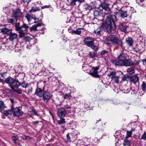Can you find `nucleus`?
Returning <instances> with one entry per match:
<instances>
[{"label":"nucleus","instance_id":"nucleus-48","mask_svg":"<svg viewBox=\"0 0 146 146\" xmlns=\"http://www.w3.org/2000/svg\"><path fill=\"white\" fill-rule=\"evenodd\" d=\"M13 91H15L18 94H21L22 92L21 90H16L15 89L12 90Z\"/></svg>","mask_w":146,"mask_h":146},{"label":"nucleus","instance_id":"nucleus-15","mask_svg":"<svg viewBox=\"0 0 146 146\" xmlns=\"http://www.w3.org/2000/svg\"><path fill=\"white\" fill-rule=\"evenodd\" d=\"M2 113L8 117L12 116H13V111L12 109V107L11 110L4 111Z\"/></svg>","mask_w":146,"mask_h":146},{"label":"nucleus","instance_id":"nucleus-18","mask_svg":"<svg viewBox=\"0 0 146 146\" xmlns=\"http://www.w3.org/2000/svg\"><path fill=\"white\" fill-rule=\"evenodd\" d=\"M112 63L115 65L122 66L123 61H121L118 58L117 59L113 60Z\"/></svg>","mask_w":146,"mask_h":146},{"label":"nucleus","instance_id":"nucleus-63","mask_svg":"<svg viewBox=\"0 0 146 146\" xmlns=\"http://www.w3.org/2000/svg\"><path fill=\"white\" fill-rule=\"evenodd\" d=\"M135 130V128H131V131H130V132H131V133H132Z\"/></svg>","mask_w":146,"mask_h":146},{"label":"nucleus","instance_id":"nucleus-41","mask_svg":"<svg viewBox=\"0 0 146 146\" xmlns=\"http://www.w3.org/2000/svg\"><path fill=\"white\" fill-rule=\"evenodd\" d=\"M64 99L69 100L70 98V95L69 94H66L64 96Z\"/></svg>","mask_w":146,"mask_h":146},{"label":"nucleus","instance_id":"nucleus-12","mask_svg":"<svg viewBox=\"0 0 146 146\" xmlns=\"http://www.w3.org/2000/svg\"><path fill=\"white\" fill-rule=\"evenodd\" d=\"M21 85V83L17 80L14 79L10 86V87L11 88V89L12 90L14 89V87L17 88Z\"/></svg>","mask_w":146,"mask_h":146},{"label":"nucleus","instance_id":"nucleus-31","mask_svg":"<svg viewBox=\"0 0 146 146\" xmlns=\"http://www.w3.org/2000/svg\"><path fill=\"white\" fill-rule=\"evenodd\" d=\"M116 73L115 71H110L108 74V76L111 78L112 77L116 76Z\"/></svg>","mask_w":146,"mask_h":146},{"label":"nucleus","instance_id":"nucleus-36","mask_svg":"<svg viewBox=\"0 0 146 146\" xmlns=\"http://www.w3.org/2000/svg\"><path fill=\"white\" fill-rule=\"evenodd\" d=\"M11 138L12 141L14 142L15 144L16 145H17L16 141L18 139V136L15 135L13 136H12Z\"/></svg>","mask_w":146,"mask_h":146},{"label":"nucleus","instance_id":"nucleus-50","mask_svg":"<svg viewBox=\"0 0 146 146\" xmlns=\"http://www.w3.org/2000/svg\"><path fill=\"white\" fill-rule=\"evenodd\" d=\"M66 137L67 138V141L68 142H70L71 141L70 138L68 134L66 135Z\"/></svg>","mask_w":146,"mask_h":146},{"label":"nucleus","instance_id":"nucleus-5","mask_svg":"<svg viewBox=\"0 0 146 146\" xmlns=\"http://www.w3.org/2000/svg\"><path fill=\"white\" fill-rule=\"evenodd\" d=\"M85 44L88 46H90L92 48L94 45V40L90 37H88L84 40Z\"/></svg>","mask_w":146,"mask_h":146},{"label":"nucleus","instance_id":"nucleus-8","mask_svg":"<svg viewBox=\"0 0 146 146\" xmlns=\"http://www.w3.org/2000/svg\"><path fill=\"white\" fill-rule=\"evenodd\" d=\"M6 40L7 39L5 38L0 40V44L1 45L0 49L1 50H4L7 49L8 47L6 46L7 44L5 42Z\"/></svg>","mask_w":146,"mask_h":146},{"label":"nucleus","instance_id":"nucleus-28","mask_svg":"<svg viewBox=\"0 0 146 146\" xmlns=\"http://www.w3.org/2000/svg\"><path fill=\"white\" fill-rule=\"evenodd\" d=\"M13 45L12 46L11 45H10L9 46V47L10 49H11V50H13L15 49V51L16 52H18L19 51L21 50V49L20 48H19L18 49H17V48L16 47L15 44L13 45Z\"/></svg>","mask_w":146,"mask_h":146},{"label":"nucleus","instance_id":"nucleus-20","mask_svg":"<svg viewBox=\"0 0 146 146\" xmlns=\"http://www.w3.org/2000/svg\"><path fill=\"white\" fill-rule=\"evenodd\" d=\"M81 28H78L76 30H72L71 31H69V32L71 33L72 34H76L80 35L81 33Z\"/></svg>","mask_w":146,"mask_h":146},{"label":"nucleus","instance_id":"nucleus-46","mask_svg":"<svg viewBox=\"0 0 146 146\" xmlns=\"http://www.w3.org/2000/svg\"><path fill=\"white\" fill-rule=\"evenodd\" d=\"M132 133L130 131H127V134L126 135V138H128L131 137Z\"/></svg>","mask_w":146,"mask_h":146},{"label":"nucleus","instance_id":"nucleus-25","mask_svg":"<svg viewBox=\"0 0 146 146\" xmlns=\"http://www.w3.org/2000/svg\"><path fill=\"white\" fill-rule=\"evenodd\" d=\"M119 27L121 31L125 32H126L127 31L126 29L127 27L125 25L121 24L119 25Z\"/></svg>","mask_w":146,"mask_h":146},{"label":"nucleus","instance_id":"nucleus-19","mask_svg":"<svg viewBox=\"0 0 146 146\" xmlns=\"http://www.w3.org/2000/svg\"><path fill=\"white\" fill-rule=\"evenodd\" d=\"M17 35L15 33H11L10 34L9 39L11 41H13L17 40Z\"/></svg>","mask_w":146,"mask_h":146},{"label":"nucleus","instance_id":"nucleus-38","mask_svg":"<svg viewBox=\"0 0 146 146\" xmlns=\"http://www.w3.org/2000/svg\"><path fill=\"white\" fill-rule=\"evenodd\" d=\"M142 89L143 91H145L146 89V82H143L141 85Z\"/></svg>","mask_w":146,"mask_h":146},{"label":"nucleus","instance_id":"nucleus-39","mask_svg":"<svg viewBox=\"0 0 146 146\" xmlns=\"http://www.w3.org/2000/svg\"><path fill=\"white\" fill-rule=\"evenodd\" d=\"M121 11V10L119 9L118 8H117L115 9L114 13L115 14L119 15V14L120 13V11Z\"/></svg>","mask_w":146,"mask_h":146},{"label":"nucleus","instance_id":"nucleus-60","mask_svg":"<svg viewBox=\"0 0 146 146\" xmlns=\"http://www.w3.org/2000/svg\"><path fill=\"white\" fill-rule=\"evenodd\" d=\"M31 45L30 44H28L27 46V49H30Z\"/></svg>","mask_w":146,"mask_h":146},{"label":"nucleus","instance_id":"nucleus-11","mask_svg":"<svg viewBox=\"0 0 146 146\" xmlns=\"http://www.w3.org/2000/svg\"><path fill=\"white\" fill-rule=\"evenodd\" d=\"M135 65L132 62L131 59H125L123 61L122 66H131Z\"/></svg>","mask_w":146,"mask_h":146},{"label":"nucleus","instance_id":"nucleus-30","mask_svg":"<svg viewBox=\"0 0 146 146\" xmlns=\"http://www.w3.org/2000/svg\"><path fill=\"white\" fill-rule=\"evenodd\" d=\"M119 76H116L112 77L111 79L112 80L114 81L115 83L118 84L119 83Z\"/></svg>","mask_w":146,"mask_h":146},{"label":"nucleus","instance_id":"nucleus-23","mask_svg":"<svg viewBox=\"0 0 146 146\" xmlns=\"http://www.w3.org/2000/svg\"><path fill=\"white\" fill-rule=\"evenodd\" d=\"M25 17L27 19L28 21L29 22L32 19H34L35 15L33 14H27L25 16Z\"/></svg>","mask_w":146,"mask_h":146},{"label":"nucleus","instance_id":"nucleus-10","mask_svg":"<svg viewBox=\"0 0 146 146\" xmlns=\"http://www.w3.org/2000/svg\"><path fill=\"white\" fill-rule=\"evenodd\" d=\"M22 13L19 9H17L16 10L13 11V16L16 19L17 18L22 17Z\"/></svg>","mask_w":146,"mask_h":146},{"label":"nucleus","instance_id":"nucleus-59","mask_svg":"<svg viewBox=\"0 0 146 146\" xmlns=\"http://www.w3.org/2000/svg\"><path fill=\"white\" fill-rule=\"evenodd\" d=\"M34 19L35 21L34 23H37L39 22V19H38L35 18V17Z\"/></svg>","mask_w":146,"mask_h":146},{"label":"nucleus","instance_id":"nucleus-58","mask_svg":"<svg viewBox=\"0 0 146 146\" xmlns=\"http://www.w3.org/2000/svg\"><path fill=\"white\" fill-rule=\"evenodd\" d=\"M21 139L23 140H25L26 139V136H23L20 137Z\"/></svg>","mask_w":146,"mask_h":146},{"label":"nucleus","instance_id":"nucleus-44","mask_svg":"<svg viewBox=\"0 0 146 146\" xmlns=\"http://www.w3.org/2000/svg\"><path fill=\"white\" fill-rule=\"evenodd\" d=\"M88 55H89L90 58H94L96 56V55L94 53H92L91 52H90L89 53Z\"/></svg>","mask_w":146,"mask_h":146},{"label":"nucleus","instance_id":"nucleus-4","mask_svg":"<svg viewBox=\"0 0 146 146\" xmlns=\"http://www.w3.org/2000/svg\"><path fill=\"white\" fill-rule=\"evenodd\" d=\"M12 109L13 111V116L20 117L22 116L23 113L21 111V107H17L14 108L13 105L12 106Z\"/></svg>","mask_w":146,"mask_h":146},{"label":"nucleus","instance_id":"nucleus-61","mask_svg":"<svg viewBox=\"0 0 146 146\" xmlns=\"http://www.w3.org/2000/svg\"><path fill=\"white\" fill-rule=\"evenodd\" d=\"M33 89L32 88H30L28 90V92L29 93V92H31L32 91Z\"/></svg>","mask_w":146,"mask_h":146},{"label":"nucleus","instance_id":"nucleus-13","mask_svg":"<svg viewBox=\"0 0 146 146\" xmlns=\"http://www.w3.org/2000/svg\"><path fill=\"white\" fill-rule=\"evenodd\" d=\"M43 25V24L42 23H38L36 24H35L31 27L30 29L31 31H36L37 30H39V29H38V27H40Z\"/></svg>","mask_w":146,"mask_h":146},{"label":"nucleus","instance_id":"nucleus-37","mask_svg":"<svg viewBox=\"0 0 146 146\" xmlns=\"http://www.w3.org/2000/svg\"><path fill=\"white\" fill-rule=\"evenodd\" d=\"M101 31V28L100 27H98L97 29L94 31V33L96 34L99 35L100 33V32Z\"/></svg>","mask_w":146,"mask_h":146},{"label":"nucleus","instance_id":"nucleus-42","mask_svg":"<svg viewBox=\"0 0 146 146\" xmlns=\"http://www.w3.org/2000/svg\"><path fill=\"white\" fill-rule=\"evenodd\" d=\"M77 0H71L70 5L71 6H75L76 5V3Z\"/></svg>","mask_w":146,"mask_h":146},{"label":"nucleus","instance_id":"nucleus-35","mask_svg":"<svg viewBox=\"0 0 146 146\" xmlns=\"http://www.w3.org/2000/svg\"><path fill=\"white\" fill-rule=\"evenodd\" d=\"M40 9L39 7H33L31 9L29 10V12H35L38 11Z\"/></svg>","mask_w":146,"mask_h":146},{"label":"nucleus","instance_id":"nucleus-45","mask_svg":"<svg viewBox=\"0 0 146 146\" xmlns=\"http://www.w3.org/2000/svg\"><path fill=\"white\" fill-rule=\"evenodd\" d=\"M84 8L86 10H90L91 9L92 7L88 4H86L84 5Z\"/></svg>","mask_w":146,"mask_h":146},{"label":"nucleus","instance_id":"nucleus-49","mask_svg":"<svg viewBox=\"0 0 146 146\" xmlns=\"http://www.w3.org/2000/svg\"><path fill=\"white\" fill-rule=\"evenodd\" d=\"M141 139L144 140H146V133L144 132L142 136Z\"/></svg>","mask_w":146,"mask_h":146},{"label":"nucleus","instance_id":"nucleus-55","mask_svg":"<svg viewBox=\"0 0 146 146\" xmlns=\"http://www.w3.org/2000/svg\"><path fill=\"white\" fill-rule=\"evenodd\" d=\"M14 21L13 19H11L8 20V22L9 23H13Z\"/></svg>","mask_w":146,"mask_h":146},{"label":"nucleus","instance_id":"nucleus-21","mask_svg":"<svg viewBox=\"0 0 146 146\" xmlns=\"http://www.w3.org/2000/svg\"><path fill=\"white\" fill-rule=\"evenodd\" d=\"M119 16L122 18L127 17L128 16V14L126 11L122 10L120 11Z\"/></svg>","mask_w":146,"mask_h":146},{"label":"nucleus","instance_id":"nucleus-7","mask_svg":"<svg viewBox=\"0 0 146 146\" xmlns=\"http://www.w3.org/2000/svg\"><path fill=\"white\" fill-rule=\"evenodd\" d=\"M93 71L90 72L91 75L93 77L96 78H99L100 77L99 75L98 74V70L99 69L98 66L93 67L92 68Z\"/></svg>","mask_w":146,"mask_h":146},{"label":"nucleus","instance_id":"nucleus-16","mask_svg":"<svg viewBox=\"0 0 146 146\" xmlns=\"http://www.w3.org/2000/svg\"><path fill=\"white\" fill-rule=\"evenodd\" d=\"M14 79L13 78L9 76L6 78L5 82L6 83L9 84V86L10 87Z\"/></svg>","mask_w":146,"mask_h":146},{"label":"nucleus","instance_id":"nucleus-27","mask_svg":"<svg viewBox=\"0 0 146 146\" xmlns=\"http://www.w3.org/2000/svg\"><path fill=\"white\" fill-rule=\"evenodd\" d=\"M126 42L130 46H132L133 42V40L131 38L128 37L126 39Z\"/></svg>","mask_w":146,"mask_h":146},{"label":"nucleus","instance_id":"nucleus-56","mask_svg":"<svg viewBox=\"0 0 146 146\" xmlns=\"http://www.w3.org/2000/svg\"><path fill=\"white\" fill-rule=\"evenodd\" d=\"M31 0H23V2L24 3H27V4H28Z\"/></svg>","mask_w":146,"mask_h":146},{"label":"nucleus","instance_id":"nucleus-51","mask_svg":"<svg viewBox=\"0 0 146 146\" xmlns=\"http://www.w3.org/2000/svg\"><path fill=\"white\" fill-rule=\"evenodd\" d=\"M32 113H33L35 115H36V116H39V115L37 114V112L36 111V110H35V109L33 110L32 111Z\"/></svg>","mask_w":146,"mask_h":146},{"label":"nucleus","instance_id":"nucleus-43","mask_svg":"<svg viewBox=\"0 0 146 146\" xmlns=\"http://www.w3.org/2000/svg\"><path fill=\"white\" fill-rule=\"evenodd\" d=\"M0 67H1L3 69H6L7 65L5 63H1L0 64Z\"/></svg>","mask_w":146,"mask_h":146},{"label":"nucleus","instance_id":"nucleus-17","mask_svg":"<svg viewBox=\"0 0 146 146\" xmlns=\"http://www.w3.org/2000/svg\"><path fill=\"white\" fill-rule=\"evenodd\" d=\"M139 80L138 77L136 75L132 76L131 78V81L133 84H135Z\"/></svg>","mask_w":146,"mask_h":146},{"label":"nucleus","instance_id":"nucleus-1","mask_svg":"<svg viewBox=\"0 0 146 146\" xmlns=\"http://www.w3.org/2000/svg\"><path fill=\"white\" fill-rule=\"evenodd\" d=\"M101 6L106 11L105 13L106 15V18L104 26L106 31L109 32L112 29H114L116 28L115 22L116 20V17L115 15L111 13V9L108 4L102 3L101 4Z\"/></svg>","mask_w":146,"mask_h":146},{"label":"nucleus","instance_id":"nucleus-57","mask_svg":"<svg viewBox=\"0 0 146 146\" xmlns=\"http://www.w3.org/2000/svg\"><path fill=\"white\" fill-rule=\"evenodd\" d=\"M126 76L125 75H124L123 77V78H122V80L123 81H125L126 80Z\"/></svg>","mask_w":146,"mask_h":146},{"label":"nucleus","instance_id":"nucleus-52","mask_svg":"<svg viewBox=\"0 0 146 146\" xmlns=\"http://www.w3.org/2000/svg\"><path fill=\"white\" fill-rule=\"evenodd\" d=\"M107 52L108 51H107L106 50H102V51H101V54L102 55H104L105 54L107 53Z\"/></svg>","mask_w":146,"mask_h":146},{"label":"nucleus","instance_id":"nucleus-53","mask_svg":"<svg viewBox=\"0 0 146 146\" xmlns=\"http://www.w3.org/2000/svg\"><path fill=\"white\" fill-rule=\"evenodd\" d=\"M64 107L66 108L68 110V111H70V110L71 108V107L67 105H65Z\"/></svg>","mask_w":146,"mask_h":146},{"label":"nucleus","instance_id":"nucleus-32","mask_svg":"<svg viewBox=\"0 0 146 146\" xmlns=\"http://www.w3.org/2000/svg\"><path fill=\"white\" fill-rule=\"evenodd\" d=\"M127 72L131 74H134L135 72V70L132 67L128 68L127 69Z\"/></svg>","mask_w":146,"mask_h":146},{"label":"nucleus","instance_id":"nucleus-29","mask_svg":"<svg viewBox=\"0 0 146 146\" xmlns=\"http://www.w3.org/2000/svg\"><path fill=\"white\" fill-rule=\"evenodd\" d=\"M102 14V11L99 10H96L94 12V15L95 17H97Z\"/></svg>","mask_w":146,"mask_h":146},{"label":"nucleus","instance_id":"nucleus-33","mask_svg":"<svg viewBox=\"0 0 146 146\" xmlns=\"http://www.w3.org/2000/svg\"><path fill=\"white\" fill-rule=\"evenodd\" d=\"M118 58L121 61H123L126 58V57L124 54L121 53L119 56L118 57Z\"/></svg>","mask_w":146,"mask_h":146},{"label":"nucleus","instance_id":"nucleus-40","mask_svg":"<svg viewBox=\"0 0 146 146\" xmlns=\"http://www.w3.org/2000/svg\"><path fill=\"white\" fill-rule=\"evenodd\" d=\"M129 141L128 140L125 139L124 140V143H123V145L124 146H130L129 145Z\"/></svg>","mask_w":146,"mask_h":146},{"label":"nucleus","instance_id":"nucleus-22","mask_svg":"<svg viewBox=\"0 0 146 146\" xmlns=\"http://www.w3.org/2000/svg\"><path fill=\"white\" fill-rule=\"evenodd\" d=\"M27 39L29 40V44L31 45L35 44L36 42V39L35 38H30L28 37Z\"/></svg>","mask_w":146,"mask_h":146},{"label":"nucleus","instance_id":"nucleus-6","mask_svg":"<svg viewBox=\"0 0 146 146\" xmlns=\"http://www.w3.org/2000/svg\"><path fill=\"white\" fill-rule=\"evenodd\" d=\"M42 100L44 102L45 101L48 102L51 98L50 92L47 91L44 92L43 94H42Z\"/></svg>","mask_w":146,"mask_h":146},{"label":"nucleus","instance_id":"nucleus-24","mask_svg":"<svg viewBox=\"0 0 146 146\" xmlns=\"http://www.w3.org/2000/svg\"><path fill=\"white\" fill-rule=\"evenodd\" d=\"M1 32L2 34L5 35L9 34L11 32V31L5 28H4L1 30Z\"/></svg>","mask_w":146,"mask_h":146},{"label":"nucleus","instance_id":"nucleus-26","mask_svg":"<svg viewBox=\"0 0 146 146\" xmlns=\"http://www.w3.org/2000/svg\"><path fill=\"white\" fill-rule=\"evenodd\" d=\"M6 108V106L4 102L2 101H0V112L2 113V111Z\"/></svg>","mask_w":146,"mask_h":146},{"label":"nucleus","instance_id":"nucleus-47","mask_svg":"<svg viewBox=\"0 0 146 146\" xmlns=\"http://www.w3.org/2000/svg\"><path fill=\"white\" fill-rule=\"evenodd\" d=\"M21 86L23 88H26L27 87V85L26 84V83L25 82H23L21 84Z\"/></svg>","mask_w":146,"mask_h":146},{"label":"nucleus","instance_id":"nucleus-14","mask_svg":"<svg viewBox=\"0 0 146 146\" xmlns=\"http://www.w3.org/2000/svg\"><path fill=\"white\" fill-rule=\"evenodd\" d=\"M44 91V88L43 87L42 89L40 88H37L36 90L35 93V95H36L39 97H41L42 96V92Z\"/></svg>","mask_w":146,"mask_h":146},{"label":"nucleus","instance_id":"nucleus-3","mask_svg":"<svg viewBox=\"0 0 146 146\" xmlns=\"http://www.w3.org/2000/svg\"><path fill=\"white\" fill-rule=\"evenodd\" d=\"M107 40L111 42L114 45H118L121 46L122 45V42L121 40L117 38L115 36L110 35L107 38Z\"/></svg>","mask_w":146,"mask_h":146},{"label":"nucleus","instance_id":"nucleus-62","mask_svg":"<svg viewBox=\"0 0 146 146\" xmlns=\"http://www.w3.org/2000/svg\"><path fill=\"white\" fill-rule=\"evenodd\" d=\"M33 124L35 125L39 123V121H33Z\"/></svg>","mask_w":146,"mask_h":146},{"label":"nucleus","instance_id":"nucleus-34","mask_svg":"<svg viewBox=\"0 0 146 146\" xmlns=\"http://www.w3.org/2000/svg\"><path fill=\"white\" fill-rule=\"evenodd\" d=\"M60 118V120L57 121V122L59 125H61L65 123V119L63 117Z\"/></svg>","mask_w":146,"mask_h":146},{"label":"nucleus","instance_id":"nucleus-9","mask_svg":"<svg viewBox=\"0 0 146 146\" xmlns=\"http://www.w3.org/2000/svg\"><path fill=\"white\" fill-rule=\"evenodd\" d=\"M66 113V111L63 108H60L58 111V116L60 118L64 117Z\"/></svg>","mask_w":146,"mask_h":146},{"label":"nucleus","instance_id":"nucleus-64","mask_svg":"<svg viewBox=\"0 0 146 146\" xmlns=\"http://www.w3.org/2000/svg\"><path fill=\"white\" fill-rule=\"evenodd\" d=\"M142 61L146 64V59H144L142 60Z\"/></svg>","mask_w":146,"mask_h":146},{"label":"nucleus","instance_id":"nucleus-54","mask_svg":"<svg viewBox=\"0 0 146 146\" xmlns=\"http://www.w3.org/2000/svg\"><path fill=\"white\" fill-rule=\"evenodd\" d=\"M50 7V5H46L45 6H42L41 7V9H43L44 8H47L49 7Z\"/></svg>","mask_w":146,"mask_h":146},{"label":"nucleus","instance_id":"nucleus-2","mask_svg":"<svg viewBox=\"0 0 146 146\" xmlns=\"http://www.w3.org/2000/svg\"><path fill=\"white\" fill-rule=\"evenodd\" d=\"M19 23H18L15 24V30L16 31H19L20 36L22 37L24 36L25 33L24 32L28 28L29 26L25 23H23V25L21 27L19 26Z\"/></svg>","mask_w":146,"mask_h":146}]
</instances>
